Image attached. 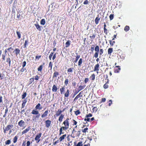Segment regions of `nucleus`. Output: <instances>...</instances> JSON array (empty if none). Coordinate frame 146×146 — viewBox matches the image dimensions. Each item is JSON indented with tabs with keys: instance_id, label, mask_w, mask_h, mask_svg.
<instances>
[{
	"instance_id": "obj_19",
	"label": "nucleus",
	"mask_w": 146,
	"mask_h": 146,
	"mask_svg": "<svg viewBox=\"0 0 146 146\" xmlns=\"http://www.w3.org/2000/svg\"><path fill=\"white\" fill-rule=\"evenodd\" d=\"M29 43V40L28 39H27L26 40L24 43V48H26L27 47V46L28 45V44Z\"/></svg>"
},
{
	"instance_id": "obj_9",
	"label": "nucleus",
	"mask_w": 146,
	"mask_h": 146,
	"mask_svg": "<svg viewBox=\"0 0 146 146\" xmlns=\"http://www.w3.org/2000/svg\"><path fill=\"white\" fill-rule=\"evenodd\" d=\"M82 91L81 92L74 98V101L76 100H77L80 96L82 97V95H80V94H83V93L82 92Z\"/></svg>"
},
{
	"instance_id": "obj_63",
	"label": "nucleus",
	"mask_w": 146,
	"mask_h": 146,
	"mask_svg": "<svg viewBox=\"0 0 146 146\" xmlns=\"http://www.w3.org/2000/svg\"><path fill=\"white\" fill-rule=\"evenodd\" d=\"M30 144V142L29 141H28L27 143V146H29Z\"/></svg>"
},
{
	"instance_id": "obj_51",
	"label": "nucleus",
	"mask_w": 146,
	"mask_h": 146,
	"mask_svg": "<svg viewBox=\"0 0 146 146\" xmlns=\"http://www.w3.org/2000/svg\"><path fill=\"white\" fill-rule=\"evenodd\" d=\"M98 52H96L94 55V56L95 57L97 58L98 56Z\"/></svg>"
},
{
	"instance_id": "obj_13",
	"label": "nucleus",
	"mask_w": 146,
	"mask_h": 146,
	"mask_svg": "<svg viewBox=\"0 0 146 146\" xmlns=\"http://www.w3.org/2000/svg\"><path fill=\"white\" fill-rule=\"evenodd\" d=\"M58 88L56 86L54 85L52 87V91L53 92H56Z\"/></svg>"
},
{
	"instance_id": "obj_4",
	"label": "nucleus",
	"mask_w": 146,
	"mask_h": 146,
	"mask_svg": "<svg viewBox=\"0 0 146 146\" xmlns=\"http://www.w3.org/2000/svg\"><path fill=\"white\" fill-rule=\"evenodd\" d=\"M18 125L21 127H23L25 124V122L23 120H21L18 123Z\"/></svg>"
},
{
	"instance_id": "obj_64",
	"label": "nucleus",
	"mask_w": 146,
	"mask_h": 146,
	"mask_svg": "<svg viewBox=\"0 0 146 146\" xmlns=\"http://www.w3.org/2000/svg\"><path fill=\"white\" fill-rule=\"evenodd\" d=\"M35 116V118L37 119H38L40 116V114L36 115Z\"/></svg>"
},
{
	"instance_id": "obj_58",
	"label": "nucleus",
	"mask_w": 146,
	"mask_h": 146,
	"mask_svg": "<svg viewBox=\"0 0 146 146\" xmlns=\"http://www.w3.org/2000/svg\"><path fill=\"white\" fill-rule=\"evenodd\" d=\"M26 70V69L24 68V67H23L21 68V70H20L21 72H24Z\"/></svg>"
},
{
	"instance_id": "obj_40",
	"label": "nucleus",
	"mask_w": 146,
	"mask_h": 146,
	"mask_svg": "<svg viewBox=\"0 0 146 146\" xmlns=\"http://www.w3.org/2000/svg\"><path fill=\"white\" fill-rule=\"evenodd\" d=\"M53 54H54L53 52H51L49 56V59L50 60H51V58Z\"/></svg>"
},
{
	"instance_id": "obj_43",
	"label": "nucleus",
	"mask_w": 146,
	"mask_h": 146,
	"mask_svg": "<svg viewBox=\"0 0 146 146\" xmlns=\"http://www.w3.org/2000/svg\"><path fill=\"white\" fill-rule=\"evenodd\" d=\"M62 127L64 130H66L69 128V127H67L66 126H62Z\"/></svg>"
},
{
	"instance_id": "obj_2",
	"label": "nucleus",
	"mask_w": 146,
	"mask_h": 146,
	"mask_svg": "<svg viewBox=\"0 0 146 146\" xmlns=\"http://www.w3.org/2000/svg\"><path fill=\"white\" fill-rule=\"evenodd\" d=\"M35 25L36 27V29L39 31H41L42 28H43V27L39 25L37 23L35 24Z\"/></svg>"
},
{
	"instance_id": "obj_50",
	"label": "nucleus",
	"mask_w": 146,
	"mask_h": 146,
	"mask_svg": "<svg viewBox=\"0 0 146 146\" xmlns=\"http://www.w3.org/2000/svg\"><path fill=\"white\" fill-rule=\"evenodd\" d=\"M68 81H68V79H66L65 80V82H64V83H65V84L66 86L67 85V84H68Z\"/></svg>"
},
{
	"instance_id": "obj_31",
	"label": "nucleus",
	"mask_w": 146,
	"mask_h": 146,
	"mask_svg": "<svg viewBox=\"0 0 146 146\" xmlns=\"http://www.w3.org/2000/svg\"><path fill=\"white\" fill-rule=\"evenodd\" d=\"M120 70V68H118L117 69H114V72L116 73H119Z\"/></svg>"
},
{
	"instance_id": "obj_53",
	"label": "nucleus",
	"mask_w": 146,
	"mask_h": 146,
	"mask_svg": "<svg viewBox=\"0 0 146 146\" xmlns=\"http://www.w3.org/2000/svg\"><path fill=\"white\" fill-rule=\"evenodd\" d=\"M88 128H84V129L82 130V131L84 133H86L87 131L88 130Z\"/></svg>"
},
{
	"instance_id": "obj_12",
	"label": "nucleus",
	"mask_w": 146,
	"mask_h": 146,
	"mask_svg": "<svg viewBox=\"0 0 146 146\" xmlns=\"http://www.w3.org/2000/svg\"><path fill=\"white\" fill-rule=\"evenodd\" d=\"M99 64L98 63L94 67V71H98L99 70Z\"/></svg>"
},
{
	"instance_id": "obj_32",
	"label": "nucleus",
	"mask_w": 146,
	"mask_h": 146,
	"mask_svg": "<svg viewBox=\"0 0 146 146\" xmlns=\"http://www.w3.org/2000/svg\"><path fill=\"white\" fill-rule=\"evenodd\" d=\"M80 55H77V56L76 57V58L75 59V60H74V62H76L79 58H80Z\"/></svg>"
},
{
	"instance_id": "obj_15",
	"label": "nucleus",
	"mask_w": 146,
	"mask_h": 146,
	"mask_svg": "<svg viewBox=\"0 0 146 146\" xmlns=\"http://www.w3.org/2000/svg\"><path fill=\"white\" fill-rule=\"evenodd\" d=\"M66 134H65L62 135V136L60 137L59 139L60 142H61L62 141L63 139H64L65 138V137H66Z\"/></svg>"
},
{
	"instance_id": "obj_34",
	"label": "nucleus",
	"mask_w": 146,
	"mask_h": 146,
	"mask_svg": "<svg viewBox=\"0 0 146 146\" xmlns=\"http://www.w3.org/2000/svg\"><path fill=\"white\" fill-rule=\"evenodd\" d=\"M17 136H15V137L13 139V142L14 143H16L17 141Z\"/></svg>"
},
{
	"instance_id": "obj_59",
	"label": "nucleus",
	"mask_w": 146,
	"mask_h": 146,
	"mask_svg": "<svg viewBox=\"0 0 146 146\" xmlns=\"http://www.w3.org/2000/svg\"><path fill=\"white\" fill-rule=\"evenodd\" d=\"M76 134L77 136L79 137L80 134V131H78Z\"/></svg>"
},
{
	"instance_id": "obj_49",
	"label": "nucleus",
	"mask_w": 146,
	"mask_h": 146,
	"mask_svg": "<svg viewBox=\"0 0 146 146\" xmlns=\"http://www.w3.org/2000/svg\"><path fill=\"white\" fill-rule=\"evenodd\" d=\"M92 78V80H94L95 79V75L94 74H93L91 76Z\"/></svg>"
},
{
	"instance_id": "obj_61",
	"label": "nucleus",
	"mask_w": 146,
	"mask_h": 146,
	"mask_svg": "<svg viewBox=\"0 0 146 146\" xmlns=\"http://www.w3.org/2000/svg\"><path fill=\"white\" fill-rule=\"evenodd\" d=\"M103 50L102 49H101L100 50V55H101L103 53Z\"/></svg>"
},
{
	"instance_id": "obj_33",
	"label": "nucleus",
	"mask_w": 146,
	"mask_h": 146,
	"mask_svg": "<svg viewBox=\"0 0 146 146\" xmlns=\"http://www.w3.org/2000/svg\"><path fill=\"white\" fill-rule=\"evenodd\" d=\"M109 41L111 46H112L115 43V41H112L111 40H109Z\"/></svg>"
},
{
	"instance_id": "obj_6",
	"label": "nucleus",
	"mask_w": 146,
	"mask_h": 146,
	"mask_svg": "<svg viewBox=\"0 0 146 146\" xmlns=\"http://www.w3.org/2000/svg\"><path fill=\"white\" fill-rule=\"evenodd\" d=\"M13 127V125L12 124H10L7 125V126L5 128V130L7 131L9 130L10 129L12 128Z\"/></svg>"
},
{
	"instance_id": "obj_41",
	"label": "nucleus",
	"mask_w": 146,
	"mask_h": 146,
	"mask_svg": "<svg viewBox=\"0 0 146 146\" xmlns=\"http://www.w3.org/2000/svg\"><path fill=\"white\" fill-rule=\"evenodd\" d=\"M73 68H71L68 69L67 71L68 72H72V70L73 69Z\"/></svg>"
},
{
	"instance_id": "obj_29",
	"label": "nucleus",
	"mask_w": 146,
	"mask_h": 146,
	"mask_svg": "<svg viewBox=\"0 0 146 146\" xmlns=\"http://www.w3.org/2000/svg\"><path fill=\"white\" fill-rule=\"evenodd\" d=\"M95 50L96 51V52H99V46H96L95 48Z\"/></svg>"
},
{
	"instance_id": "obj_57",
	"label": "nucleus",
	"mask_w": 146,
	"mask_h": 146,
	"mask_svg": "<svg viewBox=\"0 0 146 146\" xmlns=\"http://www.w3.org/2000/svg\"><path fill=\"white\" fill-rule=\"evenodd\" d=\"M104 29V33L106 35H107V34H108V32H107L108 31V30H107V29L106 28Z\"/></svg>"
},
{
	"instance_id": "obj_39",
	"label": "nucleus",
	"mask_w": 146,
	"mask_h": 146,
	"mask_svg": "<svg viewBox=\"0 0 146 146\" xmlns=\"http://www.w3.org/2000/svg\"><path fill=\"white\" fill-rule=\"evenodd\" d=\"M11 140H8L6 141L5 142V144L6 145H9L11 143Z\"/></svg>"
},
{
	"instance_id": "obj_48",
	"label": "nucleus",
	"mask_w": 146,
	"mask_h": 146,
	"mask_svg": "<svg viewBox=\"0 0 146 146\" xmlns=\"http://www.w3.org/2000/svg\"><path fill=\"white\" fill-rule=\"evenodd\" d=\"M52 67V63L50 62L49 63L48 68L50 67V69H51Z\"/></svg>"
},
{
	"instance_id": "obj_20",
	"label": "nucleus",
	"mask_w": 146,
	"mask_h": 146,
	"mask_svg": "<svg viewBox=\"0 0 146 146\" xmlns=\"http://www.w3.org/2000/svg\"><path fill=\"white\" fill-rule=\"evenodd\" d=\"M62 112V111L60 110H58V111L56 112V116H59Z\"/></svg>"
},
{
	"instance_id": "obj_16",
	"label": "nucleus",
	"mask_w": 146,
	"mask_h": 146,
	"mask_svg": "<svg viewBox=\"0 0 146 146\" xmlns=\"http://www.w3.org/2000/svg\"><path fill=\"white\" fill-rule=\"evenodd\" d=\"M100 19V18L99 17V15H98V17H97L95 19V22L96 24L97 25Z\"/></svg>"
},
{
	"instance_id": "obj_30",
	"label": "nucleus",
	"mask_w": 146,
	"mask_h": 146,
	"mask_svg": "<svg viewBox=\"0 0 146 146\" xmlns=\"http://www.w3.org/2000/svg\"><path fill=\"white\" fill-rule=\"evenodd\" d=\"M17 35L18 36L19 39H20L21 38V34L20 32L19 31H17L16 32Z\"/></svg>"
},
{
	"instance_id": "obj_42",
	"label": "nucleus",
	"mask_w": 146,
	"mask_h": 146,
	"mask_svg": "<svg viewBox=\"0 0 146 146\" xmlns=\"http://www.w3.org/2000/svg\"><path fill=\"white\" fill-rule=\"evenodd\" d=\"M92 116V115L91 113H90L86 115V118L89 117H91Z\"/></svg>"
},
{
	"instance_id": "obj_17",
	"label": "nucleus",
	"mask_w": 146,
	"mask_h": 146,
	"mask_svg": "<svg viewBox=\"0 0 146 146\" xmlns=\"http://www.w3.org/2000/svg\"><path fill=\"white\" fill-rule=\"evenodd\" d=\"M14 52L17 56L18 54H20V50L19 48H17L15 49Z\"/></svg>"
},
{
	"instance_id": "obj_5",
	"label": "nucleus",
	"mask_w": 146,
	"mask_h": 146,
	"mask_svg": "<svg viewBox=\"0 0 146 146\" xmlns=\"http://www.w3.org/2000/svg\"><path fill=\"white\" fill-rule=\"evenodd\" d=\"M41 135L42 133H40L38 134H37L35 138V141H37L38 139H40L39 138L41 137Z\"/></svg>"
},
{
	"instance_id": "obj_38",
	"label": "nucleus",
	"mask_w": 146,
	"mask_h": 146,
	"mask_svg": "<svg viewBox=\"0 0 146 146\" xmlns=\"http://www.w3.org/2000/svg\"><path fill=\"white\" fill-rule=\"evenodd\" d=\"M82 142H79L76 146H83Z\"/></svg>"
},
{
	"instance_id": "obj_45",
	"label": "nucleus",
	"mask_w": 146,
	"mask_h": 146,
	"mask_svg": "<svg viewBox=\"0 0 146 146\" xmlns=\"http://www.w3.org/2000/svg\"><path fill=\"white\" fill-rule=\"evenodd\" d=\"M34 81V78H31L29 80V84H31L32 83V82Z\"/></svg>"
},
{
	"instance_id": "obj_44",
	"label": "nucleus",
	"mask_w": 146,
	"mask_h": 146,
	"mask_svg": "<svg viewBox=\"0 0 146 146\" xmlns=\"http://www.w3.org/2000/svg\"><path fill=\"white\" fill-rule=\"evenodd\" d=\"M114 15L113 14H111L109 16L110 19V20H112L113 18Z\"/></svg>"
},
{
	"instance_id": "obj_22",
	"label": "nucleus",
	"mask_w": 146,
	"mask_h": 146,
	"mask_svg": "<svg viewBox=\"0 0 146 146\" xmlns=\"http://www.w3.org/2000/svg\"><path fill=\"white\" fill-rule=\"evenodd\" d=\"M69 90H67L66 92L64 94V96L66 97H68L69 96Z\"/></svg>"
},
{
	"instance_id": "obj_36",
	"label": "nucleus",
	"mask_w": 146,
	"mask_h": 146,
	"mask_svg": "<svg viewBox=\"0 0 146 146\" xmlns=\"http://www.w3.org/2000/svg\"><path fill=\"white\" fill-rule=\"evenodd\" d=\"M42 65H40L39 67L38 68V71H41L42 70Z\"/></svg>"
},
{
	"instance_id": "obj_54",
	"label": "nucleus",
	"mask_w": 146,
	"mask_h": 146,
	"mask_svg": "<svg viewBox=\"0 0 146 146\" xmlns=\"http://www.w3.org/2000/svg\"><path fill=\"white\" fill-rule=\"evenodd\" d=\"M88 80H89L88 78H85L84 80V83H86L88 81Z\"/></svg>"
},
{
	"instance_id": "obj_55",
	"label": "nucleus",
	"mask_w": 146,
	"mask_h": 146,
	"mask_svg": "<svg viewBox=\"0 0 146 146\" xmlns=\"http://www.w3.org/2000/svg\"><path fill=\"white\" fill-rule=\"evenodd\" d=\"M84 120L85 121H90V119L89 117L86 118L85 117V118L84 119Z\"/></svg>"
},
{
	"instance_id": "obj_46",
	"label": "nucleus",
	"mask_w": 146,
	"mask_h": 146,
	"mask_svg": "<svg viewBox=\"0 0 146 146\" xmlns=\"http://www.w3.org/2000/svg\"><path fill=\"white\" fill-rule=\"evenodd\" d=\"M103 87L104 88L106 89L108 88V85L106 83L104 85Z\"/></svg>"
},
{
	"instance_id": "obj_26",
	"label": "nucleus",
	"mask_w": 146,
	"mask_h": 146,
	"mask_svg": "<svg viewBox=\"0 0 146 146\" xmlns=\"http://www.w3.org/2000/svg\"><path fill=\"white\" fill-rule=\"evenodd\" d=\"M82 58H80L78 62V65L79 66H81V64H82Z\"/></svg>"
},
{
	"instance_id": "obj_24",
	"label": "nucleus",
	"mask_w": 146,
	"mask_h": 146,
	"mask_svg": "<svg viewBox=\"0 0 146 146\" xmlns=\"http://www.w3.org/2000/svg\"><path fill=\"white\" fill-rule=\"evenodd\" d=\"M113 52V48H110L108 50V54H110V55L111 54V53Z\"/></svg>"
},
{
	"instance_id": "obj_3",
	"label": "nucleus",
	"mask_w": 146,
	"mask_h": 146,
	"mask_svg": "<svg viewBox=\"0 0 146 146\" xmlns=\"http://www.w3.org/2000/svg\"><path fill=\"white\" fill-rule=\"evenodd\" d=\"M69 120V119L68 118H67L66 120L63 122V124L64 125V126H66L67 127L69 126V123L68 121Z\"/></svg>"
},
{
	"instance_id": "obj_23",
	"label": "nucleus",
	"mask_w": 146,
	"mask_h": 146,
	"mask_svg": "<svg viewBox=\"0 0 146 146\" xmlns=\"http://www.w3.org/2000/svg\"><path fill=\"white\" fill-rule=\"evenodd\" d=\"M70 40H68L65 43L66 46L65 47H68L70 45Z\"/></svg>"
},
{
	"instance_id": "obj_10",
	"label": "nucleus",
	"mask_w": 146,
	"mask_h": 146,
	"mask_svg": "<svg viewBox=\"0 0 146 146\" xmlns=\"http://www.w3.org/2000/svg\"><path fill=\"white\" fill-rule=\"evenodd\" d=\"M31 113L33 114L36 115L40 114L38 111L35 110H32Z\"/></svg>"
},
{
	"instance_id": "obj_56",
	"label": "nucleus",
	"mask_w": 146,
	"mask_h": 146,
	"mask_svg": "<svg viewBox=\"0 0 146 146\" xmlns=\"http://www.w3.org/2000/svg\"><path fill=\"white\" fill-rule=\"evenodd\" d=\"M26 62L25 61H24L23 62V65H22V67H24L26 65Z\"/></svg>"
},
{
	"instance_id": "obj_35",
	"label": "nucleus",
	"mask_w": 146,
	"mask_h": 146,
	"mask_svg": "<svg viewBox=\"0 0 146 146\" xmlns=\"http://www.w3.org/2000/svg\"><path fill=\"white\" fill-rule=\"evenodd\" d=\"M80 113V112L79 110H78L77 111H75V114L76 115H77L79 114Z\"/></svg>"
},
{
	"instance_id": "obj_25",
	"label": "nucleus",
	"mask_w": 146,
	"mask_h": 146,
	"mask_svg": "<svg viewBox=\"0 0 146 146\" xmlns=\"http://www.w3.org/2000/svg\"><path fill=\"white\" fill-rule=\"evenodd\" d=\"M58 75H59L58 72L56 71H55L53 74V78L56 77Z\"/></svg>"
},
{
	"instance_id": "obj_52",
	"label": "nucleus",
	"mask_w": 146,
	"mask_h": 146,
	"mask_svg": "<svg viewBox=\"0 0 146 146\" xmlns=\"http://www.w3.org/2000/svg\"><path fill=\"white\" fill-rule=\"evenodd\" d=\"M75 129L74 128H73V129L72 132V135H71V136L73 137V138H74L75 137V136H72V134L74 133V132H76V131H75Z\"/></svg>"
},
{
	"instance_id": "obj_1",
	"label": "nucleus",
	"mask_w": 146,
	"mask_h": 146,
	"mask_svg": "<svg viewBox=\"0 0 146 146\" xmlns=\"http://www.w3.org/2000/svg\"><path fill=\"white\" fill-rule=\"evenodd\" d=\"M46 127L47 128L49 127L51 125V121L49 120H47L45 121Z\"/></svg>"
},
{
	"instance_id": "obj_8",
	"label": "nucleus",
	"mask_w": 146,
	"mask_h": 146,
	"mask_svg": "<svg viewBox=\"0 0 146 146\" xmlns=\"http://www.w3.org/2000/svg\"><path fill=\"white\" fill-rule=\"evenodd\" d=\"M41 105L40 103H38L36 106L35 108L36 110H40L42 109V107L40 106Z\"/></svg>"
},
{
	"instance_id": "obj_62",
	"label": "nucleus",
	"mask_w": 146,
	"mask_h": 146,
	"mask_svg": "<svg viewBox=\"0 0 146 146\" xmlns=\"http://www.w3.org/2000/svg\"><path fill=\"white\" fill-rule=\"evenodd\" d=\"M84 4V5H86L87 4H88V1L87 0H86L83 3Z\"/></svg>"
},
{
	"instance_id": "obj_18",
	"label": "nucleus",
	"mask_w": 146,
	"mask_h": 146,
	"mask_svg": "<svg viewBox=\"0 0 146 146\" xmlns=\"http://www.w3.org/2000/svg\"><path fill=\"white\" fill-rule=\"evenodd\" d=\"M64 117V115L63 114H61L60 115L59 117L58 120L59 121L61 122H62V120L63 119V118Z\"/></svg>"
},
{
	"instance_id": "obj_60",
	"label": "nucleus",
	"mask_w": 146,
	"mask_h": 146,
	"mask_svg": "<svg viewBox=\"0 0 146 146\" xmlns=\"http://www.w3.org/2000/svg\"><path fill=\"white\" fill-rule=\"evenodd\" d=\"M85 86H86V85H85L84 86H80L79 87V88H81V89H82V90L85 87Z\"/></svg>"
},
{
	"instance_id": "obj_7",
	"label": "nucleus",
	"mask_w": 146,
	"mask_h": 146,
	"mask_svg": "<svg viewBox=\"0 0 146 146\" xmlns=\"http://www.w3.org/2000/svg\"><path fill=\"white\" fill-rule=\"evenodd\" d=\"M48 111L47 110L46 111L44 112L41 115V117L43 118L44 117H46L48 116Z\"/></svg>"
},
{
	"instance_id": "obj_11",
	"label": "nucleus",
	"mask_w": 146,
	"mask_h": 146,
	"mask_svg": "<svg viewBox=\"0 0 146 146\" xmlns=\"http://www.w3.org/2000/svg\"><path fill=\"white\" fill-rule=\"evenodd\" d=\"M30 129V127H28L26 129H25L22 132V134L23 135V134L26 133L27 132H28L29 130Z\"/></svg>"
},
{
	"instance_id": "obj_37",
	"label": "nucleus",
	"mask_w": 146,
	"mask_h": 146,
	"mask_svg": "<svg viewBox=\"0 0 146 146\" xmlns=\"http://www.w3.org/2000/svg\"><path fill=\"white\" fill-rule=\"evenodd\" d=\"M26 92H24L23 93V94L22 96V98L23 99H24L26 96Z\"/></svg>"
},
{
	"instance_id": "obj_14",
	"label": "nucleus",
	"mask_w": 146,
	"mask_h": 146,
	"mask_svg": "<svg viewBox=\"0 0 146 146\" xmlns=\"http://www.w3.org/2000/svg\"><path fill=\"white\" fill-rule=\"evenodd\" d=\"M82 90V89H81V88H79L77 90H75V92H74V95L73 96V97H74V96L76 95L80 91Z\"/></svg>"
},
{
	"instance_id": "obj_21",
	"label": "nucleus",
	"mask_w": 146,
	"mask_h": 146,
	"mask_svg": "<svg viewBox=\"0 0 146 146\" xmlns=\"http://www.w3.org/2000/svg\"><path fill=\"white\" fill-rule=\"evenodd\" d=\"M45 20L44 19H42L40 21V24L42 25H44L45 24Z\"/></svg>"
},
{
	"instance_id": "obj_47",
	"label": "nucleus",
	"mask_w": 146,
	"mask_h": 146,
	"mask_svg": "<svg viewBox=\"0 0 146 146\" xmlns=\"http://www.w3.org/2000/svg\"><path fill=\"white\" fill-rule=\"evenodd\" d=\"M65 90L62 88L60 89V93L61 94H63Z\"/></svg>"
},
{
	"instance_id": "obj_27",
	"label": "nucleus",
	"mask_w": 146,
	"mask_h": 146,
	"mask_svg": "<svg viewBox=\"0 0 146 146\" xmlns=\"http://www.w3.org/2000/svg\"><path fill=\"white\" fill-rule=\"evenodd\" d=\"M129 30V27L128 26H126L124 28V30L126 31L127 32Z\"/></svg>"
},
{
	"instance_id": "obj_28",
	"label": "nucleus",
	"mask_w": 146,
	"mask_h": 146,
	"mask_svg": "<svg viewBox=\"0 0 146 146\" xmlns=\"http://www.w3.org/2000/svg\"><path fill=\"white\" fill-rule=\"evenodd\" d=\"M6 62L9 63V66H10L11 64V60L9 58V57L7 58Z\"/></svg>"
}]
</instances>
